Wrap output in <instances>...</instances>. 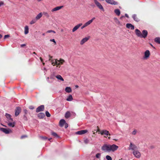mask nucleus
I'll list each match as a JSON object with an SVG mask.
<instances>
[{
  "mask_svg": "<svg viewBox=\"0 0 160 160\" xmlns=\"http://www.w3.org/2000/svg\"><path fill=\"white\" fill-rule=\"evenodd\" d=\"M42 138L43 140H46L48 138L47 137H41Z\"/></svg>",
  "mask_w": 160,
  "mask_h": 160,
  "instance_id": "864d4df0",
  "label": "nucleus"
},
{
  "mask_svg": "<svg viewBox=\"0 0 160 160\" xmlns=\"http://www.w3.org/2000/svg\"><path fill=\"white\" fill-rule=\"evenodd\" d=\"M101 149L105 152H110V144H104L102 146Z\"/></svg>",
  "mask_w": 160,
  "mask_h": 160,
  "instance_id": "f257e3e1",
  "label": "nucleus"
},
{
  "mask_svg": "<svg viewBox=\"0 0 160 160\" xmlns=\"http://www.w3.org/2000/svg\"><path fill=\"white\" fill-rule=\"evenodd\" d=\"M10 37L9 35H5L4 36V39H5L6 38H8Z\"/></svg>",
  "mask_w": 160,
  "mask_h": 160,
  "instance_id": "49530a36",
  "label": "nucleus"
},
{
  "mask_svg": "<svg viewBox=\"0 0 160 160\" xmlns=\"http://www.w3.org/2000/svg\"><path fill=\"white\" fill-rule=\"evenodd\" d=\"M114 12L118 16H119L120 14V11L119 9H115Z\"/></svg>",
  "mask_w": 160,
  "mask_h": 160,
  "instance_id": "a878e982",
  "label": "nucleus"
},
{
  "mask_svg": "<svg viewBox=\"0 0 160 160\" xmlns=\"http://www.w3.org/2000/svg\"><path fill=\"white\" fill-rule=\"evenodd\" d=\"M94 1L97 6L101 11H104V9L102 5L97 0H94Z\"/></svg>",
  "mask_w": 160,
  "mask_h": 160,
  "instance_id": "20e7f679",
  "label": "nucleus"
},
{
  "mask_svg": "<svg viewBox=\"0 0 160 160\" xmlns=\"http://www.w3.org/2000/svg\"><path fill=\"white\" fill-rule=\"evenodd\" d=\"M13 119L11 117H10L8 119V122H12L13 121Z\"/></svg>",
  "mask_w": 160,
  "mask_h": 160,
  "instance_id": "37998d69",
  "label": "nucleus"
},
{
  "mask_svg": "<svg viewBox=\"0 0 160 160\" xmlns=\"http://www.w3.org/2000/svg\"><path fill=\"white\" fill-rule=\"evenodd\" d=\"M101 156V153H98L96 155V157L98 158H100Z\"/></svg>",
  "mask_w": 160,
  "mask_h": 160,
  "instance_id": "4c0bfd02",
  "label": "nucleus"
},
{
  "mask_svg": "<svg viewBox=\"0 0 160 160\" xmlns=\"http://www.w3.org/2000/svg\"><path fill=\"white\" fill-rule=\"evenodd\" d=\"M105 1L107 3L112 5H117L118 3L117 2L113 0H105Z\"/></svg>",
  "mask_w": 160,
  "mask_h": 160,
  "instance_id": "1a4fd4ad",
  "label": "nucleus"
},
{
  "mask_svg": "<svg viewBox=\"0 0 160 160\" xmlns=\"http://www.w3.org/2000/svg\"><path fill=\"white\" fill-rule=\"evenodd\" d=\"M49 60L51 62L53 66L56 65L58 66L61 64L60 62H58V60L57 59H53L50 58Z\"/></svg>",
  "mask_w": 160,
  "mask_h": 160,
  "instance_id": "f03ea898",
  "label": "nucleus"
},
{
  "mask_svg": "<svg viewBox=\"0 0 160 160\" xmlns=\"http://www.w3.org/2000/svg\"><path fill=\"white\" fill-rule=\"evenodd\" d=\"M55 77V76H54V75H51V76H50V78L51 79H53Z\"/></svg>",
  "mask_w": 160,
  "mask_h": 160,
  "instance_id": "5fc2aeb1",
  "label": "nucleus"
},
{
  "mask_svg": "<svg viewBox=\"0 0 160 160\" xmlns=\"http://www.w3.org/2000/svg\"><path fill=\"white\" fill-rule=\"evenodd\" d=\"M65 124V128H67L68 126V124L67 123H66V122L65 124Z\"/></svg>",
  "mask_w": 160,
  "mask_h": 160,
  "instance_id": "3c124183",
  "label": "nucleus"
},
{
  "mask_svg": "<svg viewBox=\"0 0 160 160\" xmlns=\"http://www.w3.org/2000/svg\"><path fill=\"white\" fill-rule=\"evenodd\" d=\"M28 33V26H26L25 27L24 33L27 34Z\"/></svg>",
  "mask_w": 160,
  "mask_h": 160,
  "instance_id": "2f4dec72",
  "label": "nucleus"
},
{
  "mask_svg": "<svg viewBox=\"0 0 160 160\" xmlns=\"http://www.w3.org/2000/svg\"><path fill=\"white\" fill-rule=\"evenodd\" d=\"M87 132L88 131L86 130H81L76 132L75 134L78 135H82L85 133Z\"/></svg>",
  "mask_w": 160,
  "mask_h": 160,
  "instance_id": "f8f14e48",
  "label": "nucleus"
},
{
  "mask_svg": "<svg viewBox=\"0 0 160 160\" xmlns=\"http://www.w3.org/2000/svg\"><path fill=\"white\" fill-rule=\"evenodd\" d=\"M51 134L54 137L57 138H59L60 137L58 135L57 133L54 132L52 131Z\"/></svg>",
  "mask_w": 160,
  "mask_h": 160,
  "instance_id": "c756f323",
  "label": "nucleus"
},
{
  "mask_svg": "<svg viewBox=\"0 0 160 160\" xmlns=\"http://www.w3.org/2000/svg\"><path fill=\"white\" fill-rule=\"evenodd\" d=\"M23 111L25 113V115L27 114L28 112V111L26 109H24Z\"/></svg>",
  "mask_w": 160,
  "mask_h": 160,
  "instance_id": "603ef678",
  "label": "nucleus"
},
{
  "mask_svg": "<svg viewBox=\"0 0 160 160\" xmlns=\"http://www.w3.org/2000/svg\"><path fill=\"white\" fill-rule=\"evenodd\" d=\"M63 7V6L57 7H55V8H54L53 9H52V10L51 11L53 12H54V11H56L58 10H59L61 9L62 7Z\"/></svg>",
  "mask_w": 160,
  "mask_h": 160,
  "instance_id": "6ab92c4d",
  "label": "nucleus"
},
{
  "mask_svg": "<svg viewBox=\"0 0 160 160\" xmlns=\"http://www.w3.org/2000/svg\"><path fill=\"white\" fill-rule=\"evenodd\" d=\"M15 124L16 122L14 121L12 122H8V125L9 127L13 128L15 126Z\"/></svg>",
  "mask_w": 160,
  "mask_h": 160,
  "instance_id": "4be33fe9",
  "label": "nucleus"
},
{
  "mask_svg": "<svg viewBox=\"0 0 160 160\" xmlns=\"http://www.w3.org/2000/svg\"><path fill=\"white\" fill-rule=\"evenodd\" d=\"M29 108L30 109L32 110L34 108V107L33 106H29Z\"/></svg>",
  "mask_w": 160,
  "mask_h": 160,
  "instance_id": "a18cd8bd",
  "label": "nucleus"
},
{
  "mask_svg": "<svg viewBox=\"0 0 160 160\" xmlns=\"http://www.w3.org/2000/svg\"><path fill=\"white\" fill-rule=\"evenodd\" d=\"M95 19V18H93L92 19L88 21L85 23L87 25V26L90 24Z\"/></svg>",
  "mask_w": 160,
  "mask_h": 160,
  "instance_id": "5701e85b",
  "label": "nucleus"
},
{
  "mask_svg": "<svg viewBox=\"0 0 160 160\" xmlns=\"http://www.w3.org/2000/svg\"><path fill=\"white\" fill-rule=\"evenodd\" d=\"M114 20H116V22L117 23L120 24V22L117 18H115Z\"/></svg>",
  "mask_w": 160,
  "mask_h": 160,
  "instance_id": "79ce46f5",
  "label": "nucleus"
},
{
  "mask_svg": "<svg viewBox=\"0 0 160 160\" xmlns=\"http://www.w3.org/2000/svg\"><path fill=\"white\" fill-rule=\"evenodd\" d=\"M42 12H40L35 17V18L36 19H37V20H39L42 17Z\"/></svg>",
  "mask_w": 160,
  "mask_h": 160,
  "instance_id": "bb28decb",
  "label": "nucleus"
},
{
  "mask_svg": "<svg viewBox=\"0 0 160 160\" xmlns=\"http://www.w3.org/2000/svg\"><path fill=\"white\" fill-rule=\"evenodd\" d=\"M135 32L136 34L138 37L141 38L142 33L139 29H136L135 30Z\"/></svg>",
  "mask_w": 160,
  "mask_h": 160,
  "instance_id": "dca6fc26",
  "label": "nucleus"
},
{
  "mask_svg": "<svg viewBox=\"0 0 160 160\" xmlns=\"http://www.w3.org/2000/svg\"><path fill=\"white\" fill-rule=\"evenodd\" d=\"M124 17V16H122L121 18H123V17Z\"/></svg>",
  "mask_w": 160,
  "mask_h": 160,
  "instance_id": "0e129e2a",
  "label": "nucleus"
},
{
  "mask_svg": "<svg viewBox=\"0 0 160 160\" xmlns=\"http://www.w3.org/2000/svg\"><path fill=\"white\" fill-rule=\"evenodd\" d=\"M56 77L58 80H60L62 81H64V79L60 75H57L56 76Z\"/></svg>",
  "mask_w": 160,
  "mask_h": 160,
  "instance_id": "7c9ffc66",
  "label": "nucleus"
},
{
  "mask_svg": "<svg viewBox=\"0 0 160 160\" xmlns=\"http://www.w3.org/2000/svg\"><path fill=\"white\" fill-rule=\"evenodd\" d=\"M51 139H52V138H50L48 139V141H50Z\"/></svg>",
  "mask_w": 160,
  "mask_h": 160,
  "instance_id": "680f3d73",
  "label": "nucleus"
},
{
  "mask_svg": "<svg viewBox=\"0 0 160 160\" xmlns=\"http://www.w3.org/2000/svg\"><path fill=\"white\" fill-rule=\"evenodd\" d=\"M150 52L148 50H147L145 51L144 53V58L147 59L150 56Z\"/></svg>",
  "mask_w": 160,
  "mask_h": 160,
  "instance_id": "f3484780",
  "label": "nucleus"
},
{
  "mask_svg": "<svg viewBox=\"0 0 160 160\" xmlns=\"http://www.w3.org/2000/svg\"><path fill=\"white\" fill-rule=\"evenodd\" d=\"M58 62H60L61 64H63V63L65 62L64 60L62 59H60L59 60H58Z\"/></svg>",
  "mask_w": 160,
  "mask_h": 160,
  "instance_id": "c9c22d12",
  "label": "nucleus"
},
{
  "mask_svg": "<svg viewBox=\"0 0 160 160\" xmlns=\"http://www.w3.org/2000/svg\"><path fill=\"white\" fill-rule=\"evenodd\" d=\"M66 121L63 119H61L59 121V125L61 127H62L64 124H65Z\"/></svg>",
  "mask_w": 160,
  "mask_h": 160,
  "instance_id": "412c9836",
  "label": "nucleus"
},
{
  "mask_svg": "<svg viewBox=\"0 0 160 160\" xmlns=\"http://www.w3.org/2000/svg\"><path fill=\"white\" fill-rule=\"evenodd\" d=\"M50 41H51V42H53L55 44H56V42L55 39H51L50 40Z\"/></svg>",
  "mask_w": 160,
  "mask_h": 160,
  "instance_id": "de8ad7c7",
  "label": "nucleus"
},
{
  "mask_svg": "<svg viewBox=\"0 0 160 160\" xmlns=\"http://www.w3.org/2000/svg\"><path fill=\"white\" fill-rule=\"evenodd\" d=\"M137 132V131L136 130H134L132 132V134L133 135H135Z\"/></svg>",
  "mask_w": 160,
  "mask_h": 160,
  "instance_id": "09e8293b",
  "label": "nucleus"
},
{
  "mask_svg": "<svg viewBox=\"0 0 160 160\" xmlns=\"http://www.w3.org/2000/svg\"><path fill=\"white\" fill-rule=\"evenodd\" d=\"M42 0H37V1H38V2H40L41 1H42Z\"/></svg>",
  "mask_w": 160,
  "mask_h": 160,
  "instance_id": "774afa93",
  "label": "nucleus"
},
{
  "mask_svg": "<svg viewBox=\"0 0 160 160\" xmlns=\"http://www.w3.org/2000/svg\"><path fill=\"white\" fill-rule=\"evenodd\" d=\"M126 27L128 28H131V30H133L134 29V26L131 23H127L126 25Z\"/></svg>",
  "mask_w": 160,
  "mask_h": 160,
  "instance_id": "4468645a",
  "label": "nucleus"
},
{
  "mask_svg": "<svg viewBox=\"0 0 160 160\" xmlns=\"http://www.w3.org/2000/svg\"><path fill=\"white\" fill-rule=\"evenodd\" d=\"M84 142L85 144H88L89 142V140L86 138L84 140Z\"/></svg>",
  "mask_w": 160,
  "mask_h": 160,
  "instance_id": "58836bf2",
  "label": "nucleus"
},
{
  "mask_svg": "<svg viewBox=\"0 0 160 160\" xmlns=\"http://www.w3.org/2000/svg\"><path fill=\"white\" fill-rule=\"evenodd\" d=\"M23 118L24 120L25 121H27V120H28L25 114H24L23 115Z\"/></svg>",
  "mask_w": 160,
  "mask_h": 160,
  "instance_id": "a19ab883",
  "label": "nucleus"
},
{
  "mask_svg": "<svg viewBox=\"0 0 160 160\" xmlns=\"http://www.w3.org/2000/svg\"><path fill=\"white\" fill-rule=\"evenodd\" d=\"M72 97L71 95H69L66 99L67 101H71L72 100Z\"/></svg>",
  "mask_w": 160,
  "mask_h": 160,
  "instance_id": "c85d7f7f",
  "label": "nucleus"
},
{
  "mask_svg": "<svg viewBox=\"0 0 160 160\" xmlns=\"http://www.w3.org/2000/svg\"><path fill=\"white\" fill-rule=\"evenodd\" d=\"M49 78L48 77L47 78V81L49 82V83H51L52 82H50L49 81Z\"/></svg>",
  "mask_w": 160,
  "mask_h": 160,
  "instance_id": "6e6d98bb",
  "label": "nucleus"
},
{
  "mask_svg": "<svg viewBox=\"0 0 160 160\" xmlns=\"http://www.w3.org/2000/svg\"><path fill=\"white\" fill-rule=\"evenodd\" d=\"M132 17L134 21L137 22H138L140 21V19H139L138 18L137 15L136 14H134L132 15Z\"/></svg>",
  "mask_w": 160,
  "mask_h": 160,
  "instance_id": "a211bd4d",
  "label": "nucleus"
},
{
  "mask_svg": "<svg viewBox=\"0 0 160 160\" xmlns=\"http://www.w3.org/2000/svg\"><path fill=\"white\" fill-rule=\"evenodd\" d=\"M86 26H87V25L85 23L84 25L81 27V29H83L84 28L86 27Z\"/></svg>",
  "mask_w": 160,
  "mask_h": 160,
  "instance_id": "8fccbe9b",
  "label": "nucleus"
},
{
  "mask_svg": "<svg viewBox=\"0 0 160 160\" xmlns=\"http://www.w3.org/2000/svg\"><path fill=\"white\" fill-rule=\"evenodd\" d=\"M45 15H48V14L47 13H46Z\"/></svg>",
  "mask_w": 160,
  "mask_h": 160,
  "instance_id": "69168bd1",
  "label": "nucleus"
},
{
  "mask_svg": "<svg viewBox=\"0 0 160 160\" xmlns=\"http://www.w3.org/2000/svg\"><path fill=\"white\" fill-rule=\"evenodd\" d=\"M46 115L48 117H50L51 116V114L48 111H46L45 112Z\"/></svg>",
  "mask_w": 160,
  "mask_h": 160,
  "instance_id": "72a5a7b5",
  "label": "nucleus"
},
{
  "mask_svg": "<svg viewBox=\"0 0 160 160\" xmlns=\"http://www.w3.org/2000/svg\"><path fill=\"white\" fill-rule=\"evenodd\" d=\"M44 69L46 71V68H44Z\"/></svg>",
  "mask_w": 160,
  "mask_h": 160,
  "instance_id": "338daca9",
  "label": "nucleus"
},
{
  "mask_svg": "<svg viewBox=\"0 0 160 160\" xmlns=\"http://www.w3.org/2000/svg\"><path fill=\"white\" fill-rule=\"evenodd\" d=\"M53 32L54 33H55L56 32L52 30H48L47 31V33H51V32Z\"/></svg>",
  "mask_w": 160,
  "mask_h": 160,
  "instance_id": "ea45409f",
  "label": "nucleus"
},
{
  "mask_svg": "<svg viewBox=\"0 0 160 160\" xmlns=\"http://www.w3.org/2000/svg\"><path fill=\"white\" fill-rule=\"evenodd\" d=\"M65 91L69 93L72 92V89L70 87H67L65 88Z\"/></svg>",
  "mask_w": 160,
  "mask_h": 160,
  "instance_id": "393cba45",
  "label": "nucleus"
},
{
  "mask_svg": "<svg viewBox=\"0 0 160 160\" xmlns=\"http://www.w3.org/2000/svg\"><path fill=\"white\" fill-rule=\"evenodd\" d=\"M125 16L126 17H127V18H129V16H128V14H127L126 13V14H125Z\"/></svg>",
  "mask_w": 160,
  "mask_h": 160,
  "instance_id": "13d9d810",
  "label": "nucleus"
},
{
  "mask_svg": "<svg viewBox=\"0 0 160 160\" xmlns=\"http://www.w3.org/2000/svg\"><path fill=\"white\" fill-rule=\"evenodd\" d=\"M106 158L107 160H112V158L111 157H110L109 155H107L106 156Z\"/></svg>",
  "mask_w": 160,
  "mask_h": 160,
  "instance_id": "f704fd0d",
  "label": "nucleus"
},
{
  "mask_svg": "<svg viewBox=\"0 0 160 160\" xmlns=\"http://www.w3.org/2000/svg\"><path fill=\"white\" fill-rule=\"evenodd\" d=\"M148 32L146 30H143L142 31V34H141V38H145L147 36Z\"/></svg>",
  "mask_w": 160,
  "mask_h": 160,
  "instance_id": "6e6552de",
  "label": "nucleus"
},
{
  "mask_svg": "<svg viewBox=\"0 0 160 160\" xmlns=\"http://www.w3.org/2000/svg\"><path fill=\"white\" fill-rule=\"evenodd\" d=\"M40 60L42 62L43 60L41 58H40Z\"/></svg>",
  "mask_w": 160,
  "mask_h": 160,
  "instance_id": "bf43d9fd",
  "label": "nucleus"
},
{
  "mask_svg": "<svg viewBox=\"0 0 160 160\" xmlns=\"http://www.w3.org/2000/svg\"><path fill=\"white\" fill-rule=\"evenodd\" d=\"M27 136L26 135H22L21 137V139H23L25 138H27Z\"/></svg>",
  "mask_w": 160,
  "mask_h": 160,
  "instance_id": "c03bdc74",
  "label": "nucleus"
},
{
  "mask_svg": "<svg viewBox=\"0 0 160 160\" xmlns=\"http://www.w3.org/2000/svg\"><path fill=\"white\" fill-rule=\"evenodd\" d=\"M38 20L35 18L33 19L30 22V24H32L36 22Z\"/></svg>",
  "mask_w": 160,
  "mask_h": 160,
  "instance_id": "473e14b6",
  "label": "nucleus"
},
{
  "mask_svg": "<svg viewBox=\"0 0 160 160\" xmlns=\"http://www.w3.org/2000/svg\"><path fill=\"white\" fill-rule=\"evenodd\" d=\"M82 25V23H79L75 26L74 28L72 29V32H74L76 31L80 26H81Z\"/></svg>",
  "mask_w": 160,
  "mask_h": 160,
  "instance_id": "2eb2a0df",
  "label": "nucleus"
},
{
  "mask_svg": "<svg viewBox=\"0 0 160 160\" xmlns=\"http://www.w3.org/2000/svg\"><path fill=\"white\" fill-rule=\"evenodd\" d=\"M136 149H137V146L135 145L132 144V142H131L129 145V149L135 151V150Z\"/></svg>",
  "mask_w": 160,
  "mask_h": 160,
  "instance_id": "9b49d317",
  "label": "nucleus"
},
{
  "mask_svg": "<svg viewBox=\"0 0 160 160\" xmlns=\"http://www.w3.org/2000/svg\"><path fill=\"white\" fill-rule=\"evenodd\" d=\"M100 133L102 135H105L107 136L110 135L109 132L106 130H103L100 131Z\"/></svg>",
  "mask_w": 160,
  "mask_h": 160,
  "instance_id": "0eeeda50",
  "label": "nucleus"
},
{
  "mask_svg": "<svg viewBox=\"0 0 160 160\" xmlns=\"http://www.w3.org/2000/svg\"><path fill=\"white\" fill-rule=\"evenodd\" d=\"M26 46V44H21V47H22L24 46Z\"/></svg>",
  "mask_w": 160,
  "mask_h": 160,
  "instance_id": "4d7b16f0",
  "label": "nucleus"
},
{
  "mask_svg": "<svg viewBox=\"0 0 160 160\" xmlns=\"http://www.w3.org/2000/svg\"><path fill=\"white\" fill-rule=\"evenodd\" d=\"M2 37V36L1 34H0V39H1Z\"/></svg>",
  "mask_w": 160,
  "mask_h": 160,
  "instance_id": "052dcab7",
  "label": "nucleus"
},
{
  "mask_svg": "<svg viewBox=\"0 0 160 160\" xmlns=\"http://www.w3.org/2000/svg\"><path fill=\"white\" fill-rule=\"evenodd\" d=\"M89 38V37H86L85 38H83L80 42V44L81 45H83L84 43L88 41Z\"/></svg>",
  "mask_w": 160,
  "mask_h": 160,
  "instance_id": "ddd939ff",
  "label": "nucleus"
},
{
  "mask_svg": "<svg viewBox=\"0 0 160 160\" xmlns=\"http://www.w3.org/2000/svg\"><path fill=\"white\" fill-rule=\"evenodd\" d=\"M133 153L134 156L137 158H139L140 157L141 153L137 151H134Z\"/></svg>",
  "mask_w": 160,
  "mask_h": 160,
  "instance_id": "9d476101",
  "label": "nucleus"
},
{
  "mask_svg": "<svg viewBox=\"0 0 160 160\" xmlns=\"http://www.w3.org/2000/svg\"><path fill=\"white\" fill-rule=\"evenodd\" d=\"M38 117L40 119L43 118L45 116V115L43 112H40L38 114Z\"/></svg>",
  "mask_w": 160,
  "mask_h": 160,
  "instance_id": "aec40b11",
  "label": "nucleus"
},
{
  "mask_svg": "<svg viewBox=\"0 0 160 160\" xmlns=\"http://www.w3.org/2000/svg\"><path fill=\"white\" fill-rule=\"evenodd\" d=\"M154 41L158 44L160 43V37H156L154 39Z\"/></svg>",
  "mask_w": 160,
  "mask_h": 160,
  "instance_id": "cd10ccee",
  "label": "nucleus"
},
{
  "mask_svg": "<svg viewBox=\"0 0 160 160\" xmlns=\"http://www.w3.org/2000/svg\"><path fill=\"white\" fill-rule=\"evenodd\" d=\"M42 35L43 36H45V34L44 33H43L42 34Z\"/></svg>",
  "mask_w": 160,
  "mask_h": 160,
  "instance_id": "e2e57ef3",
  "label": "nucleus"
},
{
  "mask_svg": "<svg viewBox=\"0 0 160 160\" xmlns=\"http://www.w3.org/2000/svg\"><path fill=\"white\" fill-rule=\"evenodd\" d=\"M70 116V113L69 111L67 112L65 115V117L66 118H69Z\"/></svg>",
  "mask_w": 160,
  "mask_h": 160,
  "instance_id": "b1692460",
  "label": "nucleus"
},
{
  "mask_svg": "<svg viewBox=\"0 0 160 160\" xmlns=\"http://www.w3.org/2000/svg\"><path fill=\"white\" fill-rule=\"evenodd\" d=\"M118 148V147L117 145L113 144L112 145L110 144V152H113L116 151Z\"/></svg>",
  "mask_w": 160,
  "mask_h": 160,
  "instance_id": "7ed1b4c3",
  "label": "nucleus"
},
{
  "mask_svg": "<svg viewBox=\"0 0 160 160\" xmlns=\"http://www.w3.org/2000/svg\"><path fill=\"white\" fill-rule=\"evenodd\" d=\"M21 108L20 107H16V109L15 110V116L17 117L18 115L21 112Z\"/></svg>",
  "mask_w": 160,
  "mask_h": 160,
  "instance_id": "423d86ee",
  "label": "nucleus"
},
{
  "mask_svg": "<svg viewBox=\"0 0 160 160\" xmlns=\"http://www.w3.org/2000/svg\"><path fill=\"white\" fill-rule=\"evenodd\" d=\"M5 116H6V117L8 119L9 118L11 117L10 114L7 113H6Z\"/></svg>",
  "mask_w": 160,
  "mask_h": 160,
  "instance_id": "e433bc0d",
  "label": "nucleus"
},
{
  "mask_svg": "<svg viewBox=\"0 0 160 160\" xmlns=\"http://www.w3.org/2000/svg\"><path fill=\"white\" fill-rule=\"evenodd\" d=\"M44 109V105H41L38 107L36 109V112H40L43 111Z\"/></svg>",
  "mask_w": 160,
  "mask_h": 160,
  "instance_id": "39448f33",
  "label": "nucleus"
}]
</instances>
